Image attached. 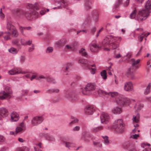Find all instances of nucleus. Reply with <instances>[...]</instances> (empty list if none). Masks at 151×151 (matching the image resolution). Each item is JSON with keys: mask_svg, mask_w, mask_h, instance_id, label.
Listing matches in <instances>:
<instances>
[{"mask_svg": "<svg viewBox=\"0 0 151 151\" xmlns=\"http://www.w3.org/2000/svg\"><path fill=\"white\" fill-rule=\"evenodd\" d=\"M98 92L99 94L101 93L103 95L107 97L115 98V102L122 106H127L129 105L130 102V100L129 99L120 95L116 92H107L101 90H99Z\"/></svg>", "mask_w": 151, "mask_h": 151, "instance_id": "1", "label": "nucleus"}, {"mask_svg": "<svg viewBox=\"0 0 151 151\" xmlns=\"http://www.w3.org/2000/svg\"><path fill=\"white\" fill-rule=\"evenodd\" d=\"M122 40L120 37H116L110 35L106 37L102 42V46L107 47L110 48L115 49L119 46V44Z\"/></svg>", "mask_w": 151, "mask_h": 151, "instance_id": "2", "label": "nucleus"}, {"mask_svg": "<svg viewBox=\"0 0 151 151\" xmlns=\"http://www.w3.org/2000/svg\"><path fill=\"white\" fill-rule=\"evenodd\" d=\"M149 15V12L145 9L139 10L137 13V9H134L129 15L131 19L135 18L139 21H142L146 19Z\"/></svg>", "mask_w": 151, "mask_h": 151, "instance_id": "3", "label": "nucleus"}, {"mask_svg": "<svg viewBox=\"0 0 151 151\" xmlns=\"http://www.w3.org/2000/svg\"><path fill=\"white\" fill-rule=\"evenodd\" d=\"M140 60H136L132 58L131 59V63L132 65V67L128 69L127 72V76L130 78L132 79H135V77L134 72L135 70L138 68L139 67V63Z\"/></svg>", "mask_w": 151, "mask_h": 151, "instance_id": "4", "label": "nucleus"}, {"mask_svg": "<svg viewBox=\"0 0 151 151\" xmlns=\"http://www.w3.org/2000/svg\"><path fill=\"white\" fill-rule=\"evenodd\" d=\"M124 124L123 123L122 120L121 119L116 120L114 123L113 128L114 131L117 133H121L124 131Z\"/></svg>", "mask_w": 151, "mask_h": 151, "instance_id": "5", "label": "nucleus"}, {"mask_svg": "<svg viewBox=\"0 0 151 151\" xmlns=\"http://www.w3.org/2000/svg\"><path fill=\"white\" fill-rule=\"evenodd\" d=\"M12 91L8 86H6L5 88L4 91H2L0 93V99H9L12 97Z\"/></svg>", "mask_w": 151, "mask_h": 151, "instance_id": "6", "label": "nucleus"}, {"mask_svg": "<svg viewBox=\"0 0 151 151\" xmlns=\"http://www.w3.org/2000/svg\"><path fill=\"white\" fill-rule=\"evenodd\" d=\"M17 11V15H24L26 18L29 20L32 19L33 17V16L35 17H38L39 15L38 13L35 11H34L32 13H31L29 12H25L21 9H18Z\"/></svg>", "mask_w": 151, "mask_h": 151, "instance_id": "7", "label": "nucleus"}, {"mask_svg": "<svg viewBox=\"0 0 151 151\" xmlns=\"http://www.w3.org/2000/svg\"><path fill=\"white\" fill-rule=\"evenodd\" d=\"M6 29L11 33L12 37H17L18 35V33L15 27L12 24L11 21L8 20L7 22Z\"/></svg>", "mask_w": 151, "mask_h": 151, "instance_id": "8", "label": "nucleus"}, {"mask_svg": "<svg viewBox=\"0 0 151 151\" xmlns=\"http://www.w3.org/2000/svg\"><path fill=\"white\" fill-rule=\"evenodd\" d=\"M96 84L94 83H88L84 88H82V92L84 95H89L91 94V92L94 90L96 88Z\"/></svg>", "mask_w": 151, "mask_h": 151, "instance_id": "9", "label": "nucleus"}, {"mask_svg": "<svg viewBox=\"0 0 151 151\" xmlns=\"http://www.w3.org/2000/svg\"><path fill=\"white\" fill-rule=\"evenodd\" d=\"M139 137V135L138 134H132L130 136L129 138V140L125 142L123 144V146L126 149H128L130 147L133 146V144L131 141V139H137Z\"/></svg>", "mask_w": 151, "mask_h": 151, "instance_id": "10", "label": "nucleus"}, {"mask_svg": "<svg viewBox=\"0 0 151 151\" xmlns=\"http://www.w3.org/2000/svg\"><path fill=\"white\" fill-rule=\"evenodd\" d=\"M26 73L25 71H23L20 68H15L8 71V73L10 75H15L19 73L25 74Z\"/></svg>", "mask_w": 151, "mask_h": 151, "instance_id": "11", "label": "nucleus"}, {"mask_svg": "<svg viewBox=\"0 0 151 151\" xmlns=\"http://www.w3.org/2000/svg\"><path fill=\"white\" fill-rule=\"evenodd\" d=\"M44 118L42 116H36L34 117L32 120V124L33 126L37 125L42 122Z\"/></svg>", "mask_w": 151, "mask_h": 151, "instance_id": "12", "label": "nucleus"}, {"mask_svg": "<svg viewBox=\"0 0 151 151\" xmlns=\"http://www.w3.org/2000/svg\"><path fill=\"white\" fill-rule=\"evenodd\" d=\"M133 86L132 82L128 81L125 83L124 86V91L130 92L133 90Z\"/></svg>", "mask_w": 151, "mask_h": 151, "instance_id": "13", "label": "nucleus"}, {"mask_svg": "<svg viewBox=\"0 0 151 151\" xmlns=\"http://www.w3.org/2000/svg\"><path fill=\"white\" fill-rule=\"evenodd\" d=\"M79 63L82 64L83 66L90 68V66L95 67V65H90L89 62L87 60L83 58L79 59L78 61Z\"/></svg>", "mask_w": 151, "mask_h": 151, "instance_id": "14", "label": "nucleus"}, {"mask_svg": "<svg viewBox=\"0 0 151 151\" xmlns=\"http://www.w3.org/2000/svg\"><path fill=\"white\" fill-rule=\"evenodd\" d=\"M96 108L93 106H87L85 109V113L88 115L92 114L95 111Z\"/></svg>", "mask_w": 151, "mask_h": 151, "instance_id": "15", "label": "nucleus"}, {"mask_svg": "<svg viewBox=\"0 0 151 151\" xmlns=\"http://www.w3.org/2000/svg\"><path fill=\"white\" fill-rule=\"evenodd\" d=\"M101 122L102 123L105 122L109 121V116L108 114L105 113H102L101 116Z\"/></svg>", "mask_w": 151, "mask_h": 151, "instance_id": "16", "label": "nucleus"}, {"mask_svg": "<svg viewBox=\"0 0 151 151\" xmlns=\"http://www.w3.org/2000/svg\"><path fill=\"white\" fill-rule=\"evenodd\" d=\"M140 117V114L137 112L136 113L133 115L132 119L133 123L134 124L136 123L137 124H138L139 121Z\"/></svg>", "mask_w": 151, "mask_h": 151, "instance_id": "17", "label": "nucleus"}, {"mask_svg": "<svg viewBox=\"0 0 151 151\" xmlns=\"http://www.w3.org/2000/svg\"><path fill=\"white\" fill-rule=\"evenodd\" d=\"M100 48L101 46H99L95 43L92 44L90 47L91 51L93 52H97Z\"/></svg>", "mask_w": 151, "mask_h": 151, "instance_id": "18", "label": "nucleus"}, {"mask_svg": "<svg viewBox=\"0 0 151 151\" xmlns=\"http://www.w3.org/2000/svg\"><path fill=\"white\" fill-rule=\"evenodd\" d=\"M25 129V125L24 123L22 122L20 123L19 126L16 129V132L17 134L21 132L24 130Z\"/></svg>", "mask_w": 151, "mask_h": 151, "instance_id": "19", "label": "nucleus"}, {"mask_svg": "<svg viewBox=\"0 0 151 151\" xmlns=\"http://www.w3.org/2000/svg\"><path fill=\"white\" fill-rule=\"evenodd\" d=\"M144 107L143 104L141 103L139 101H138L135 104L134 108L136 109V111H139Z\"/></svg>", "mask_w": 151, "mask_h": 151, "instance_id": "20", "label": "nucleus"}, {"mask_svg": "<svg viewBox=\"0 0 151 151\" xmlns=\"http://www.w3.org/2000/svg\"><path fill=\"white\" fill-rule=\"evenodd\" d=\"M11 120L12 122L17 121L19 119V115L16 112H13L11 114Z\"/></svg>", "mask_w": 151, "mask_h": 151, "instance_id": "21", "label": "nucleus"}, {"mask_svg": "<svg viewBox=\"0 0 151 151\" xmlns=\"http://www.w3.org/2000/svg\"><path fill=\"white\" fill-rule=\"evenodd\" d=\"M150 34V33L149 32L147 33L143 32L142 34H139L138 37V40L140 42H142L144 37H147Z\"/></svg>", "mask_w": 151, "mask_h": 151, "instance_id": "22", "label": "nucleus"}, {"mask_svg": "<svg viewBox=\"0 0 151 151\" xmlns=\"http://www.w3.org/2000/svg\"><path fill=\"white\" fill-rule=\"evenodd\" d=\"M150 145L147 143H143L141 144V147L145 148L142 151H151V148L150 147Z\"/></svg>", "mask_w": 151, "mask_h": 151, "instance_id": "23", "label": "nucleus"}, {"mask_svg": "<svg viewBox=\"0 0 151 151\" xmlns=\"http://www.w3.org/2000/svg\"><path fill=\"white\" fill-rule=\"evenodd\" d=\"M11 34L10 32L7 31L4 32H3L2 36L5 40L7 41L10 40L11 39Z\"/></svg>", "mask_w": 151, "mask_h": 151, "instance_id": "24", "label": "nucleus"}, {"mask_svg": "<svg viewBox=\"0 0 151 151\" xmlns=\"http://www.w3.org/2000/svg\"><path fill=\"white\" fill-rule=\"evenodd\" d=\"M112 112L114 114H119L122 112V109L118 107L113 108L111 110Z\"/></svg>", "mask_w": 151, "mask_h": 151, "instance_id": "25", "label": "nucleus"}, {"mask_svg": "<svg viewBox=\"0 0 151 151\" xmlns=\"http://www.w3.org/2000/svg\"><path fill=\"white\" fill-rule=\"evenodd\" d=\"M8 111L7 109L4 108H0V115L3 117H5L8 115Z\"/></svg>", "mask_w": 151, "mask_h": 151, "instance_id": "26", "label": "nucleus"}, {"mask_svg": "<svg viewBox=\"0 0 151 151\" xmlns=\"http://www.w3.org/2000/svg\"><path fill=\"white\" fill-rule=\"evenodd\" d=\"M27 8L28 9H33L34 10L35 9L37 10L39 9V6L38 3H35L34 4H29Z\"/></svg>", "mask_w": 151, "mask_h": 151, "instance_id": "27", "label": "nucleus"}, {"mask_svg": "<svg viewBox=\"0 0 151 151\" xmlns=\"http://www.w3.org/2000/svg\"><path fill=\"white\" fill-rule=\"evenodd\" d=\"M85 4V7L86 9L88 10L91 8L92 3L91 0H86Z\"/></svg>", "mask_w": 151, "mask_h": 151, "instance_id": "28", "label": "nucleus"}, {"mask_svg": "<svg viewBox=\"0 0 151 151\" xmlns=\"http://www.w3.org/2000/svg\"><path fill=\"white\" fill-rule=\"evenodd\" d=\"M145 8L146 10L145 9L146 11H148L150 14L149 10H151V0H148L146 2L145 5Z\"/></svg>", "mask_w": 151, "mask_h": 151, "instance_id": "29", "label": "nucleus"}, {"mask_svg": "<svg viewBox=\"0 0 151 151\" xmlns=\"http://www.w3.org/2000/svg\"><path fill=\"white\" fill-rule=\"evenodd\" d=\"M79 53L82 56L87 57L88 56V54L86 50L83 48H81L79 51Z\"/></svg>", "mask_w": 151, "mask_h": 151, "instance_id": "30", "label": "nucleus"}, {"mask_svg": "<svg viewBox=\"0 0 151 151\" xmlns=\"http://www.w3.org/2000/svg\"><path fill=\"white\" fill-rule=\"evenodd\" d=\"M45 137L46 139L50 142H54L55 140V139L54 137L52 136L47 134L45 135Z\"/></svg>", "mask_w": 151, "mask_h": 151, "instance_id": "31", "label": "nucleus"}, {"mask_svg": "<svg viewBox=\"0 0 151 151\" xmlns=\"http://www.w3.org/2000/svg\"><path fill=\"white\" fill-rule=\"evenodd\" d=\"M56 2L60 5H63L65 7L68 4V3L66 0H57Z\"/></svg>", "mask_w": 151, "mask_h": 151, "instance_id": "32", "label": "nucleus"}, {"mask_svg": "<svg viewBox=\"0 0 151 151\" xmlns=\"http://www.w3.org/2000/svg\"><path fill=\"white\" fill-rule=\"evenodd\" d=\"M60 91L59 89L58 88H52L48 90L47 92L49 93H58Z\"/></svg>", "mask_w": 151, "mask_h": 151, "instance_id": "33", "label": "nucleus"}, {"mask_svg": "<svg viewBox=\"0 0 151 151\" xmlns=\"http://www.w3.org/2000/svg\"><path fill=\"white\" fill-rule=\"evenodd\" d=\"M63 143L65 144V146L66 147L68 148H69L70 147H74L75 146V144H74L71 142L64 141Z\"/></svg>", "mask_w": 151, "mask_h": 151, "instance_id": "34", "label": "nucleus"}, {"mask_svg": "<svg viewBox=\"0 0 151 151\" xmlns=\"http://www.w3.org/2000/svg\"><path fill=\"white\" fill-rule=\"evenodd\" d=\"M36 146L35 147V151H42L39 148H42V143L40 142L36 144Z\"/></svg>", "mask_w": 151, "mask_h": 151, "instance_id": "35", "label": "nucleus"}, {"mask_svg": "<svg viewBox=\"0 0 151 151\" xmlns=\"http://www.w3.org/2000/svg\"><path fill=\"white\" fill-rule=\"evenodd\" d=\"M65 41L63 40H60L56 42V44L58 46H62L65 43Z\"/></svg>", "mask_w": 151, "mask_h": 151, "instance_id": "36", "label": "nucleus"}, {"mask_svg": "<svg viewBox=\"0 0 151 151\" xmlns=\"http://www.w3.org/2000/svg\"><path fill=\"white\" fill-rule=\"evenodd\" d=\"M9 52L13 54H17L18 50L16 48L14 47H11L8 50Z\"/></svg>", "mask_w": 151, "mask_h": 151, "instance_id": "37", "label": "nucleus"}, {"mask_svg": "<svg viewBox=\"0 0 151 151\" xmlns=\"http://www.w3.org/2000/svg\"><path fill=\"white\" fill-rule=\"evenodd\" d=\"M16 151H29V149L27 147H23L17 149Z\"/></svg>", "mask_w": 151, "mask_h": 151, "instance_id": "38", "label": "nucleus"}, {"mask_svg": "<svg viewBox=\"0 0 151 151\" xmlns=\"http://www.w3.org/2000/svg\"><path fill=\"white\" fill-rule=\"evenodd\" d=\"M101 75L104 80H106L107 78L106 72V70H104L101 72Z\"/></svg>", "mask_w": 151, "mask_h": 151, "instance_id": "39", "label": "nucleus"}, {"mask_svg": "<svg viewBox=\"0 0 151 151\" xmlns=\"http://www.w3.org/2000/svg\"><path fill=\"white\" fill-rule=\"evenodd\" d=\"M150 84L149 83L147 86L144 92V94L145 95H147L150 92Z\"/></svg>", "mask_w": 151, "mask_h": 151, "instance_id": "40", "label": "nucleus"}, {"mask_svg": "<svg viewBox=\"0 0 151 151\" xmlns=\"http://www.w3.org/2000/svg\"><path fill=\"white\" fill-rule=\"evenodd\" d=\"M15 45L18 47H20L21 45L20 42L19 40L16 39L13 40L12 42Z\"/></svg>", "mask_w": 151, "mask_h": 151, "instance_id": "41", "label": "nucleus"}, {"mask_svg": "<svg viewBox=\"0 0 151 151\" xmlns=\"http://www.w3.org/2000/svg\"><path fill=\"white\" fill-rule=\"evenodd\" d=\"M93 144L94 146L97 147H101L102 144L101 142L99 141H93Z\"/></svg>", "mask_w": 151, "mask_h": 151, "instance_id": "42", "label": "nucleus"}, {"mask_svg": "<svg viewBox=\"0 0 151 151\" xmlns=\"http://www.w3.org/2000/svg\"><path fill=\"white\" fill-rule=\"evenodd\" d=\"M83 136L84 137H91L92 139L93 140L94 139L93 137H91V136L89 134V133L87 132H83Z\"/></svg>", "mask_w": 151, "mask_h": 151, "instance_id": "43", "label": "nucleus"}, {"mask_svg": "<svg viewBox=\"0 0 151 151\" xmlns=\"http://www.w3.org/2000/svg\"><path fill=\"white\" fill-rule=\"evenodd\" d=\"M29 91L28 90L25 89L21 91L20 96L21 97H23L25 95L28 94Z\"/></svg>", "mask_w": 151, "mask_h": 151, "instance_id": "44", "label": "nucleus"}, {"mask_svg": "<svg viewBox=\"0 0 151 151\" xmlns=\"http://www.w3.org/2000/svg\"><path fill=\"white\" fill-rule=\"evenodd\" d=\"M103 129V127L102 126H99L93 128L92 129V131L95 132H97Z\"/></svg>", "mask_w": 151, "mask_h": 151, "instance_id": "45", "label": "nucleus"}, {"mask_svg": "<svg viewBox=\"0 0 151 151\" xmlns=\"http://www.w3.org/2000/svg\"><path fill=\"white\" fill-rule=\"evenodd\" d=\"M31 29V27H19V29L20 30L21 32L22 33V34L24 36V34L23 33V30L25 29L27 30H29Z\"/></svg>", "mask_w": 151, "mask_h": 151, "instance_id": "46", "label": "nucleus"}, {"mask_svg": "<svg viewBox=\"0 0 151 151\" xmlns=\"http://www.w3.org/2000/svg\"><path fill=\"white\" fill-rule=\"evenodd\" d=\"M102 137L104 139V143L106 145H109L110 142L108 139V137L107 136H102Z\"/></svg>", "mask_w": 151, "mask_h": 151, "instance_id": "47", "label": "nucleus"}, {"mask_svg": "<svg viewBox=\"0 0 151 151\" xmlns=\"http://www.w3.org/2000/svg\"><path fill=\"white\" fill-rule=\"evenodd\" d=\"M46 78V77L43 75H37V80L39 81H41L42 79H45Z\"/></svg>", "mask_w": 151, "mask_h": 151, "instance_id": "48", "label": "nucleus"}, {"mask_svg": "<svg viewBox=\"0 0 151 151\" xmlns=\"http://www.w3.org/2000/svg\"><path fill=\"white\" fill-rule=\"evenodd\" d=\"M53 48L52 47H49L47 48L46 52L47 53H49L52 52L53 51Z\"/></svg>", "mask_w": 151, "mask_h": 151, "instance_id": "49", "label": "nucleus"}, {"mask_svg": "<svg viewBox=\"0 0 151 151\" xmlns=\"http://www.w3.org/2000/svg\"><path fill=\"white\" fill-rule=\"evenodd\" d=\"M123 0H118V2L115 4L114 7L115 8H117L120 5L122 2Z\"/></svg>", "mask_w": 151, "mask_h": 151, "instance_id": "50", "label": "nucleus"}, {"mask_svg": "<svg viewBox=\"0 0 151 151\" xmlns=\"http://www.w3.org/2000/svg\"><path fill=\"white\" fill-rule=\"evenodd\" d=\"M134 126L135 127V128L134 129L132 132V133L133 134H134L136 133L137 128L139 127V125L138 124H136V125H134Z\"/></svg>", "mask_w": 151, "mask_h": 151, "instance_id": "51", "label": "nucleus"}, {"mask_svg": "<svg viewBox=\"0 0 151 151\" xmlns=\"http://www.w3.org/2000/svg\"><path fill=\"white\" fill-rule=\"evenodd\" d=\"M69 68H68L66 66H65L63 68V70L64 71L65 75H67V72L68 71Z\"/></svg>", "mask_w": 151, "mask_h": 151, "instance_id": "52", "label": "nucleus"}, {"mask_svg": "<svg viewBox=\"0 0 151 151\" xmlns=\"http://www.w3.org/2000/svg\"><path fill=\"white\" fill-rule=\"evenodd\" d=\"M37 74H35L32 75L31 78H30V80L32 81L33 79H36L37 80Z\"/></svg>", "mask_w": 151, "mask_h": 151, "instance_id": "53", "label": "nucleus"}, {"mask_svg": "<svg viewBox=\"0 0 151 151\" xmlns=\"http://www.w3.org/2000/svg\"><path fill=\"white\" fill-rule=\"evenodd\" d=\"M2 8H1L0 9V17L1 19H3L5 17V15L4 14L2 13Z\"/></svg>", "mask_w": 151, "mask_h": 151, "instance_id": "54", "label": "nucleus"}, {"mask_svg": "<svg viewBox=\"0 0 151 151\" xmlns=\"http://www.w3.org/2000/svg\"><path fill=\"white\" fill-rule=\"evenodd\" d=\"M129 0H127L123 4L124 6L125 7H127L129 5Z\"/></svg>", "mask_w": 151, "mask_h": 151, "instance_id": "55", "label": "nucleus"}, {"mask_svg": "<svg viewBox=\"0 0 151 151\" xmlns=\"http://www.w3.org/2000/svg\"><path fill=\"white\" fill-rule=\"evenodd\" d=\"M66 48L69 50H71L73 49V46H71L70 45H66Z\"/></svg>", "mask_w": 151, "mask_h": 151, "instance_id": "56", "label": "nucleus"}, {"mask_svg": "<svg viewBox=\"0 0 151 151\" xmlns=\"http://www.w3.org/2000/svg\"><path fill=\"white\" fill-rule=\"evenodd\" d=\"M47 81L48 82H50L54 83H56L55 80L54 79L51 78H49L47 80Z\"/></svg>", "mask_w": 151, "mask_h": 151, "instance_id": "57", "label": "nucleus"}, {"mask_svg": "<svg viewBox=\"0 0 151 151\" xmlns=\"http://www.w3.org/2000/svg\"><path fill=\"white\" fill-rule=\"evenodd\" d=\"M72 118L74 119V120L73 121H72L70 123V125H71L73 123H75L77 122L78 121V120L77 119H74V117H72Z\"/></svg>", "mask_w": 151, "mask_h": 151, "instance_id": "58", "label": "nucleus"}, {"mask_svg": "<svg viewBox=\"0 0 151 151\" xmlns=\"http://www.w3.org/2000/svg\"><path fill=\"white\" fill-rule=\"evenodd\" d=\"M26 42L24 39H21L20 40V44L23 45H25Z\"/></svg>", "mask_w": 151, "mask_h": 151, "instance_id": "59", "label": "nucleus"}, {"mask_svg": "<svg viewBox=\"0 0 151 151\" xmlns=\"http://www.w3.org/2000/svg\"><path fill=\"white\" fill-rule=\"evenodd\" d=\"M132 54V53L131 52H129L127 53L126 56L127 58H130Z\"/></svg>", "mask_w": 151, "mask_h": 151, "instance_id": "60", "label": "nucleus"}, {"mask_svg": "<svg viewBox=\"0 0 151 151\" xmlns=\"http://www.w3.org/2000/svg\"><path fill=\"white\" fill-rule=\"evenodd\" d=\"M90 67H91V66H90V68H89V69H91V73L94 74L95 73L96 69L95 68H91Z\"/></svg>", "mask_w": 151, "mask_h": 151, "instance_id": "61", "label": "nucleus"}, {"mask_svg": "<svg viewBox=\"0 0 151 151\" xmlns=\"http://www.w3.org/2000/svg\"><path fill=\"white\" fill-rule=\"evenodd\" d=\"M5 140V138L3 136L0 135V142H3Z\"/></svg>", "mask_w": 151, "mask_h": 151, "instance_id": "62", "label": "nucleus"}, {"mask_svg": "<svg viewBox=\"0 0 151 151\" xmlns=\"http://www.w3.org/2000/svg\"><path fill=\"white\" fill-rule=\"evenodd\" d=\"M34 45H32V46L31 47H30L29 48V52H31L32 51H33L34 49Z\"/></svg>", "mask_w": 151, "mask_h": 151, "instance_id": "63", "label": "nucleus"}, {"mask_svg": "<svg viewBox=\"0 0 151 151\" xmlns=\"http://www.w3.org/2000/svg\"><path fill=\"white\" fill-rule=\"evenodd\" d=\"M96 30V28L95 27H93L91 30V32L92 33L94 34V33Z\"/></svg>", "mask_w": 151, "mask_h": 151, "instance_id": "64", "label": "nucleus"}]
</instances>
